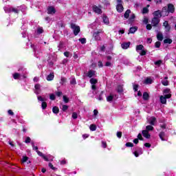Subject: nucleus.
Segmentation results:
<instances>
[{
    "label": "nucleus",
    "instance_id": "obj_1",
    "mask_svg": "<svg viewBox=\"0 0 176 176\" xmlns=\"http://www.w3.org/2000/svg\"><path fill=\"white\" fill-rule=\"evenodd\" d=\"M71 28L73 30L75 36H76V35L80 32V27L75 25V23L71 24Z\"/></svg>",
    "mask_w": 176,
    "mask_h": 176
},
{
    "label": "nucleus",
    "instance_id": "obj_2",
    "mask_svg": "<svg viewBox=\"0 0 176 176\" xmlns=\"http://www.w3.org/2000/svg\"><path fill=\"white\" fill-rule=\"evenodd\" d=\"M167 98H171V94L161 96L160 97V101L161 104H167Z\"/></svg>",
    "mask_w": 176,
    "mask_h": 176
},
{
    "label": "nucleus",
    "instance_id": "obj_3",
    "mask_svg": "<svg viewBox=\"0 0 176 176\" xmlns=\"http://www.w3.org/2000/svg\"><path fill=\"white\" fill-rule=\"evenodd\" d=\"M89 82L91 85V89L94 91L96 90V89H97V86H96V85L98 82V80L94 78H92L90 79Z\"/></svg>",
    "mask_w": 176,
    "mask_h": 176
},
{
    "label": "nucleus",
    "instance_id": "obj_4",
    "mask_svg": "<svg viewBox=\"0 0 176 176\" xmlns=\"http://www.w3.org/2000/svg\"><path fill=\"white\" fill-rule=\"evenodd\" d=\"M102 32V30H99L93 34V36L94 38H95L96 41H101V37L100 36V34H101Z\"/></svg>",
    "mask_w": 176,
    "mask_h": 176
},
{
    "label": "nucleus",
    "instance_id": "obj_5",
    "mask_svg": "<svg viewBox=\"0 0 176 176\" xmlns=\"http://www.w3.org/2000/svg\"><path fill=\"white\" fill-rule=\"evenodd\" d=\"M159 23H160V19L158 17H153L151 20V24L153 27H157Z\"/></svg>",
    "mask_w": 176,
    "mask_h": 176
},
{
    "label": "nucleus",
    "instance_id": "obj_6",
    "mask_svg": "<svg viewBox=\"0 0 176 176\" xmlns=\"http://www.w3.org/2000/svg\"><path fill=\"white\" fill-rule=\"evenodd\" d=\"M93 10L95 13H97V14H101V13H102L101 8L97 6H93Z\"/></svg>",
    "mask_w": 176,
    "mask_h": 176
},
{
    "label": "nucleus",
    "instance_id": "obj_7",
    "mask_svg": "<svg viewBox=\"0 0 176 176\" xmlns=\"http://www.w3.org/2000/svg\"><path fill=\"white\" fill-rule=\"evenodd\" d=\"M161 13L164 16H168V14H170V12L167 7H164L161 11Z\"/></svg>",
    "mask_w": 176,
    "mask_h": 176
},
{
    "label": "nucleus",
    "instance_id": "obj_8",
    "mask_svg": "<svg viewBox=\"0 0 176 176\" xmlns=\"http://www.w3.org/2000/svg\"><path fill=\"white\" fill-rule=\"evenodd\" d=\"M86 76L88 78H94L96 76V71L94 70H89Z\"/></svg>",
    "mask_w": 176,
    "mask_h": 176
},
{
    "label": "nucleus",
    "instance_id": "obj_9",
    "mask_svg": "<svg viewBox=\"0 0 176 176\" xmlns=\"http://www.w3.org/2000/svg\"><path fill=\"white\" fill-rule=\"evenodd\" d=\"M167 9L169 13H174V12H175V8L174 7V5H173L172 3L168 4Z\"/></svg>",
    "mask_w": 176,
    "mask_h": 176
},
{
    "label": "nucleus",
    "instance_id": "obj_10",
    "mask_svg": "<svg viewBox=\"0 0 176 176\" xmlns=\"http://www.w3.org/2000/svg\"><path fill=\"white\" fill-rule=\"evenodd\" d=\"M153 16H155L154 17H157L158 19H160V17H162V11L160 10H157V11H155L153 13Z\"/></svg>",
    "mask_w": 176,
    "mask_h": 176
},
{
    "label": "nucleus",
    "instance_id": "obj_11",
    "mask_svg": "<svg viewBox=\"0 0 176 176\" xmlns=\"http://www.w3.org/2000/svg\"><path fill=\"white\" fill-rule=\"evenodd\" d=\"M34 88H35L34 93L36 94H39L41 93V85L36 84L34 86Z\"/></svg>",
    "mask_w": 176,
    "mask_h": 176
},
{
    "label": "nucleus",
    "instance_id": "obj_12",
    "mask_svg": "<svg viewBox=\"0 0 176 176\" xmlns=\"http://www.w3.org/2000/svg\"><path fill=\"white\" fill-rule=\"evenodd\" d=\"M37 154L38 155V156H41V157H43L44 159V160H45V162H49V158H47V157H46V155H43V153L39 151H37Z\"/></svg>",
    "mask_w": 176,
    "mask_h": 176
},
{
    "label": "nucleus",
    "instance_id": "obj_13",
    "mask_svg": "<svg viewBox=\"0 0 176 176\" xmlns=\"http://www.w3.org/2000/svg\"><path fill=\"white\" fill-rule=\"evenodd\" d=\"M167 79H168V76L164 77V80H162L161 81L162 85H163V86H168L169 82L168 80H167Z\"/></svg>",
    "mask_w": 176,
    "mask_h": 176
},
{
    "label": "nucleus",
    "instance_id": "obj_14",
    "mask_svg": "<svg viewBox=\"0 0 176 176\" xmlns=\"http://www.w3.org/2000/svg\"><path fill=\"white\" fill-rule=\"evenodd\" d=\"M47 13L48 14H54L56 13V9H54L53 7H49L47 8Z\"/></svg>",
    "mask_w": 176,
    "mask_h": 176
},
{
    "label": "nucleus",
    "instance_id": "obj_15",
    "mask_svg": "<svg viewBox=\"0 0 176 176\" xmlns=\"http://www.w3.org/2000/svg\"><path fill=\"white\" fill-rule=\"evenodd\" d=\"M143 137L145 138H151V135L149 134V132L146 130L142 131Z\"/></svg>",
    "mask_w": 176,
    "mask_h": 176
},
{
    "label": "nucleus",
    "instance_id": "obj_16",
    "mask_svg": "<svg viewBox=\"0 0 176 176\" xmlns=\"http://www.w3.org/2000/svg\"><path fill=\"white\" fill-rule=\"evenodd\" d=\"M116 9H117V11L119 13H122V12H123V10H124L123 5H122V4H117Z\"/></svg>",
    "mask_w": 176,
    "mask_h": 176
},
{
    "label": "nucleus",
    "instance_id": "obj_17",
    "mask_svg": "<svg viewBox=\"0 0 176 176\" xmlns=\"http://www.w3.org/2000/svg\"><path fill=\"white\" fill-rule=\"evenodd\" d=\"M160 138L162 141H167V139L164 138L166 137V133L164 132H160L159 134Z\"/></svg>",
    "mask_w": 176,
    "mask_h": 176
},
{
    "label": "nucleus",
    "instance_id": "obj_18",
    "mask_svg": "<svg viewBox=\"0 0 176 176\" xmlns=\"http://www.w3.org/2000/svg\"><path fill=\"white\" fill-rule=\"evenodd\" d=\"M156 122V118L151 117L150 118V120H148V123L151 124L152 126H155V123Z\"/></svg>",
    "mask_w": 176,
    "mask_h": 176
},
{
    "label": "nucleus",
    "instance_id": "obj_19",
    "mask_svg": "<svg viewBox=\"0 0 176 176\" xmlns=\"http://www.w3.org/2000/svg\"><path fill=\"white\" fill-rule=\"evenodd\" d=\"M164 27H165L166 31H170V25H168V21H165L163 23Z\"/></svg>",
    "mask_w": 176,
    "mask_h": 176
},
{
    "label": "nucleus",
    "instance_id": "obj_20",
    "mask_svg": "<svg viewBox=\"0 0 176 176\" xmlns=\"http://www.w3.org/2000/svg\"><path fill=\"white\" fill-rule=\"evenodd\" d=\"M121 47L122 49H129V47H130V42L122 43Z\"/></svg>",
    "mask_w": 176,
    "mask_h": 176
},
{
    "label": "nucleus",
    "instance_id": "obj_21",
    "mask_svg": "<svg viewBox=\"0 0 176 176\" xmlns=\"http://www.w3.org/2000/svg\"><path fill=\"white\" fill-rule=\"evenodd\" d=\"M163 94H164V96H167L168 94H171V89H170L169 88H166L163 91Z\"/></svg>",
    "mask_w": 176,
    "mask_h": 176
},
{
    "label": "nucleus",
    "instance_id": "obj_22",
    "mask_svg": "<svg viewBox=\"0 0 176 176\" xmlns=\"http://www.w3.org/2000/svg\"><path fill=\"white\" fill-rule=\"evenodd\" d=\"M157 39L158 41H163V34L162 32H159L157 34Z\"/></svg>",
    "mask_w": 176,
    "mask_h": 176
},
{
    "label": "nucleus",
    "instance_id": "obj_23",
    "mask_svg": "<svg viewBox=\"0 0 176 176\" xmlns=\"http://www.w3.org/2000/svg\"><path fill=\"white\" fill-rule=\"evenodd\" d=\"M153 80L151 79V78H147L144 80L145 85H152Z\"/></svg>",
    "mask_w": 176,
    "mask_h": 176
},
{
    "label": "nucleus",
    "instance_id": "obj_24",
    "mask_svg": "<svg viewBox=\"0 0 176 176\" xmlns=\"http://www.w3.org/2000/svg\"><path fill=\"white\" fill-rule=\"evenodd\" d=\"M131 13V10H127L125 13L124 14V17L125 19H129V17L130 16V14Z\"/></svg>",
    "mask_w": 176,
    "mask_h": 176
},
{
    "label": "nucleus",
    "instance_id": "obj_25",
    "mask_svg": "<svg viewBox=\"0 0 176 176\" xmlns=\"http://www.w3.org/2000/svg\"><path fill=\"white\" fill-rule=\"evenodd\" d=\"M137 30H138V28L137 27H133L129 29V34H134Z\"/></svg>",
    "mask_w": 176,
    "mask_h": 176
},
{
    "label": "nucleus",
    "instance_id": "obj_26",
    "mask_svg": "<svg viewBox=\"0 0 176 176\" xmlns=\"http://www.w3.org/2000/svg\"><path fill=\"white\" fill-rule=\"evenodd\" d=\"M53 79H54V74H50L47 76V80L50 81V80H53Z\"/></svg>",
    "mask_w": 176,
    "mask_h": 176
},
{
    "label": "nucleus",
    "instance_id": "obj_27",
    "mask_svg": "<svg viewBox=\"0 0 176 176\" xmlns=\"http://www.w3.org/2000/svg\"><path fill=\"white\" fill-rule=\"evenodd\" d=\"M103 23H104V24H109V19L107 18V16H103Z\"/></svg>",
    "mask_w": 176,
    "mask_h": 176
},
{
    "label": "nucleus",
    "instance_id": "obj_28",
    "mask_svg": "<svg viewBox=\"0 0 176 176\" xmlns=\"http://www.w3.org/2000/svg\"><path fill=\"white\" fill-rule=\"evenodd\" d=\"M113 100V96H112V94H110L109 96L107 97V101L108 102H112Z\"/></svg>",
    "mask_w": 176,
    "mask_h": 176
},
{
    "label": "nucleus",
    "instance_id": "obj_29",
    "mask_svg": "<svg viewBox=\"0 0 176 176\" xmlns=\"http://www.w3.org/2000/svg\"><path fill=\"white\" fill-rule=\"evenodd\" d=\"M148 98H149V94L147 92H144L143 94V100H148Z\"/></svg>",
    "mask_w": 176,
    "mask_h": 176
},
{
    "label": "nucleus",
    "instance_id": "obj_30",
    "mask_svg": "<svg viewBox=\"0 0 176 176\" xmlns=\"http://www.w3.org/2000/svg\"><path fill=\"white\" fill-rule=\"evenodd\" d=\"M164 43H168L169 45H171V43H173V40H171V38H166L164 40Z\"/></svg>",
    "mask_w": 176,
    "mask_h": 176
},
{
    "label": "nucleus",
    "instance_id": "obj_31",
    "mask_svg": "<svg viewBox=\"0 0 176 176\" xmlns=\"http://www.w3.org/2000/svg\"><path fill=\"white\" fill-rule=\"evenodd\" d=\"M89 129L91 131H96V130H97V126L95 124H91Z\"/></svg>",
    "mask_w": 176,
    "mask_h": 176
},
{
    "label": "nucleus",
    "instance_id": "obj_32",
    "mask_svg": "<svg viewBox=\"0 0 176 176\" xmlns=\"http://www.w3.org/2000/svg\"><path fill=\"white\" fill-rule=\"evenodd\" d=\"M52 112L54 113H58V112H60V109L57 107H54L52 109Z\"/></svg>",
    "mask_w": 176,
    "mask_h": 176
},
{
    "label": "nucleus",
    "instance_id": "obj_33",
    "mask_svg": "<svg viewBox=\"0 0 176 176\" xmlns=\"http://www.w3.org/2000/svg\"><path fill=\"white\" fill-rule=\"evenodd\" d=\"M136 50L138 52L140 50H144V45H138L136 46Z\"/></svg>",
    "mask_w": 176,
    "mask_h": 176
},
{
    "label": "nucleus",
    "instance_id": "obj_34",
    "mask_svg": "<svg viewBox=\"0 0 176 176\" xmlns=\"http://www.w3.org/2000/svg\"><path fill=\"white\" fill-rule=\"evenodd\" d=\"M12 8L5 7L4 10H5L6 13H10V12H12Z\"/></svg>",
    "mask_w": 176,
    "mask_h": 176
},
{
    "label": "nucleus",
    "instance_id": "obj_35",
    "mask_svg": "<svg viewBox=\"0 0 176 176\" xmlns=\"http://www.w3.org/2000/svg\"><path fill=\"white\" fill-rule=\"evenodd\" d=\"M152 130H153V126H152L151 125H148L146 127V131H152Z\"/></svg>",
    "mask_w": 176,
    "mask_h": 176
},
{
    "label": "nucleus",
    "instance_id": "obj_36",
    "mask_svg": "<svg viewBox=\"0 0 176 176\" xmlns=\"http://www.w3.org/2000/svg\"><path fill=\"white\" fill-rule=\"evenodd\" d=\"M149 12V10L148 9V8H144L142 9V14H146V13Z\"/></svg>",
    "mask_w": 176,
    "mask_h": 176
},
{
    "label": "nucleus",
    "instance_id": "obj_37",
    "mask_svg": "<svg viewBox=\"0 0 176 176\" xmlns=\"http://www.w3.org/2000/svg\"><path fill=\"white\" fill-rule=\"evenodd\" d=\"M63 101L65 102V104L69 102V98L67 97V96H63Z\"/></svg>",
    "mask_w": 176,
    "mask_h": 176
},
{
    "label": "nucleus",
    "instance_id": "obj_38",
    "mask_svg": "<svg viewBox=\"0 0 176 176\" xmlns=\"http://www.w3.org/2000/svg\"><path fill=\"white\" fill-rule=\"evenodd\" d=\"M117 91L118 93H122L123 92V87H122V86L119 85L117 88Z\"/></svg>",
    "mask_w": 176,
    "mask_h": 176
},
{
    "label": "nucleus",
    "instance_id": "obj_39",
    "mask_svg": "<svg viewBox=\"0 0 176 176\" xmlns=\"http://www.w3.org/2000/svg\"><path fill=\"white\" fill-rule=\"evenodd\" d=\"M67 82V78L62 77L60 79V85H64V83H65Z\"/></svg>",
    "mask_w": 176,
    "mask_h": 176
},
{
    "label": "nucleus",
    "instance_id": "obj_40",
    "mask_svg": "<svg viewBox=\"0 0 176 176\" xmlns=\"http://www.w3.org/2000/svg\"><path fill=\"white\" fill-rule=\"evenodd\" d=\"M134 19H135V14H131V15L129 18V21H134Z\"/></svg>",
    "mask_w": 176,
    "mask_h": 176
},
{
    "label": "nucleus",
    "instance_id": "obj_41",
    "mask_svg": "<svg viewBox=\"0 0 176 176\" xmlns=\"http://www.w3.org/2000/svg\"><path fill=\"white\" fill-rule=\"evenodd\" d=\"M148 22H149V19L146 16H144L143 19V23L144 24H148Z\"/></svg>",
    "mask_w": 176,
    "mask_h": 176
},
{
    "label": "nucleus",
    "instance_id": "obj_42",
    "mask_svg": "<svg viewBox=\"0 0 176 176\" xmlns=\"http://www.w3.org/2000/svg\"><path fill=\"white\" fill-rule=\"evenodd\" d=\"M13 78H14V79H19V78H20V74H19V73L14 74Z\"/></svg>",
    "mask_w": 176,
    "mask_h": 176
},
{
    "label": "nucleus",
    "instance_id": "obj_43",
    "mask_svg": "<svg viewBox=\"0 0 176 176\" xmlns=\"http://www.w3.org/2000/svg\"><path fill=\"white\" fill-rule=\"evenodd\" d=\"M126 146L129 147V148H133V146H134V144L131 143V142H127L126 143Z\"/></svg>",
    "mask_w": 176,
    "mask_h": 176
},
{
    "label": "nucleus",
    "instance_id": "obj_44",
    "mask_svg": "<svg viewBox=\"0 0 176 176\" xmlns=\"http://www.w3.org/2000/svg\"><path fill=\"white\" fill-rule=\"evenodd\" d=\"M41 107L43 109H46V107H47V104L45 102H43L41 104Z\"/></svg>",
    "mask_w": 176,
    "mask_h": 176
},
{
    "label": "nucleus",
    "instance_id": "obj_45",
    "mask_svg": "<svg viewBox=\"0 0 176 176\" xmlns=\"http://www.w3.org/2000/svg\"><path fill=\"white\" fill-rule=\"evenodd\" d=\"M138 87H139L138 85L133 84V90H134V91H138Z\"/></svg>",
    "mask_w": 176,
    "mask_h": 176
},
{
    "label": "nucleus",
    "instance_id": "obj_46",
    "mask_svg": "<svg viewBox=\"0 0 176 176\" xmlns=\"http://www.w3.org/2000/svg\"><path fill=\"white\" fill-rule=\"evenodd\" d=\"M27 160H28V157L27 156H23V158H22V163H25V162H27Z\"/></svg>",
    "mask_w": 176,
    "mask_h": 176
},
{
    "label": "nucleus",
    "instance_id": "obj_47",
    "mask_svg": "<svg viewBox=\"0 0 176 176\" xmlns=\"http://www.w3.org/2000/svg\"><path fill=\"white\" fill-rule=\"evenodd\" d=\"M140 56H145L146 54V51L144 49L140 52Z\"/></svg>",
    "mask_w": 176,
    "mask_h": 176
},
{
    "label": "nucleus",
    "instance_id": "obj_48",
    "mask_svg": "<svg viewBox=\"0 0 176 176\" xmlns=\"http://www.w3.org/2000/svg\"><path fill=\"white\" fill-rule=\"evenodd\" d=\"M25 144H30L31 142V138L30 137H27L25 140Z\"/></svg>",
    "mask_w": 176,
    "mask_h": 176
},
{
    "label": "nucleus",
    "instance_id": "obj_49",
    "mask_svg": "<svg viewBox=\"0 0 176 176\" xmlns=\"http://www.w3.org/2000/svg\"><path fill=\"white\" fill-rule=\"evenodd\" d=\"M102 94H104V91H102L100 93V94L99 95L98 100H99V101H102Z\"/></svg>",
    "mask_w": 176,
    "mask_h": 176
},
{
    "label": "nucleus",
    "instance_id": "obj_50",
    "mask_svg": "<svg viewBox=\"0 0 176 176\" xmlns=\"http://www.w3.org/2000/svg\"><path fill=\"white\" fill-rule=\"evenodd\" d=\"M78 41L81 42L82 45H84V43H86V39L85 38H80L78 39Z\"/></svg>",
    "mask_w": 176,
    "mask_h": 176
},
{
    "label": "nucleus",
    "instance_id": "obj_51",
    "mask_svg": "<svg viewBox=\"0 0 176 176\" xmlns=\"http://www.w3.org/2000/svg\"><path fill=\"white\" fill-rule=\"evenodd\" d=\"M67 109H68V106L64 104L62 107V111H63V112H65V111H67Z\"/></svg>",
    "mask_w": 176,
    "mask_h": 176
},
{
    "label": "nucleus",
    "instance_id": "obj_52",
    "mask_svg": "<svg viewBox=\"0 0 176 176\" xmlns=\"http://www.w3.org/2000/svg\"><path fill=\"white\" fill-rule=\"evenodd\" d=\"M72 118H73L74 119H78V113H76V112H74L72 113Z\"/></svg>",
    "mask_w": 176,
    "mask_h": 176
},
{
    "label": "nucleus",
    "instance_id": "obj_53",
    "mask_svg": "<svg viewBox=\"0 0 176 176\" xmlns=\"http://www.w3.org/2000/svg\"><path fill=\"white\" fill-rule=\"evenodd\" d=\"M43 32V28H38V29H37V33H38V34H42Z\"/></svg>",
    "mask_w": 176,
    "mask_h": 176
},
{
    "label": "nucleus",
    "instance_id": "obj_54",
    "mask_svg": "<svg viewBox=\"0 0 176 176\" xmlns=\"http://www.w3.org/2000/svg\"><path fill=\"white\" fill-rule=\"evenodd\" d=\"M71 85H76V80L75 78H72L70 81Z\"/></svg>",
    "mask_w": 176,
    "mask_h": 176
},
{
    "label": "nucleus",
    "instance_id": "obj_55",
    "mask_svg": "<svg viewBox=\"0 0 176 176\" xmlns=\"http://www.w3.org/2000/svg\"><path fill=\"white\" fill-rule=\"evenodd\" d=\"M162 45V43H160V41H157L156 43H155V47H157V48H159V47H160V45Z\"/></svg>",
    "mask_w": 176,
    "mask_h": 176
},
{
    "label": "nucleus",
    "instance_id": "obj_56",
    "mask_svg": "<svg viewBox=\"0 0 176 176\" xmlns=\"http://www.w3.org/2000/svg\"><path fill=\"white\" fill-rule=\"evenodd\" d=\"M64 56H65V57H69V56H71V53H69V52H65Z\"/></svg>",
    "mask_w": 176,
    "mask_h": 176
},
{
    "label": "nucleus",
    "instance_id": "obj_57",
    "mask_svg": "<svg viewBox=\"0 0 176 176\" xmlns=\"http://www.w3.org/2000/svg\"><path fill=\"white\" fill-rule=\"evenodd\" d=\"M32 148L34 151H38V146H36L35 144H34V142H32Z\"/></svg>",
    "mask_w": 176,
    "mask_h": 176
},
{
    "label": "nucleus",
    "instance_id": "obj_58",
    "mask_svg": "<svg viewBox=\"0 0 176 176\" xmlns=\"http://www.w3.org/2000/svg\"><path fill=\"white\" fill-rule=\"evenodd\" d=\"M50 100H56V96H54V94H52L50 96Z\"/></svg>",
    "mask_w": 176,
    "mask_h": 176
},
{
    "label": "nucleus",
    "instance_id": "obj_59",
    "mask_svg": "<svg viewBox=\"0 0 176 176\" xmlns=\"http://www.w3.org/2000/svg\"><path fill=\"white\" fill-rule=\"evenodd\" d=\"M138 140H140L141 141H142L144 140V138H142V135H141V133H139L138 135Z\"/></svg>",
    "mask_w": 176,
    "mask_h": 176
},
{
    "label": "nucleus",
    "instance_id": "obj_60",
    "mask_svg": "<svg viewBox=\"0 0 176 176\" xmlns=\"http://www.w3.org/2000/svg\"><path fill=\"white\" fill-rule=\"evenodd\" d=\"M117 137L118 138H122V132L120 131L117 132Z\"/></svg>",
    "mask_w": 176,
    "mask_h": 176
},
{
    "label": "nucleus",
    "instance_id": "obj_61",
    "mask_svg": "<svg viewBox=\"0 0 176 176\" xmlns=\"http://www.w3.org/2000/svg\"><path fill=\"white\" fill-rule=\"evenodd\" d=\"M146 29L148 30H152V25H151V24H147V25H146Z\"/></svg>",
    "mask_w": 176,
    "mask_h": 176
},
{
    "label": "nucleus",
    "instance_id": "obj_62",
    "mask_svg": "<svg viewBox=\"0 0 176 176\" xmlns=\"http://www.w3.org/2000/svg\"><path fill=\"white\" fill-rule=\"evenodd\" d=\"M11 12H14V13H19V10L12 8Z\"/></svg>",
    "mask_w": 176,
    "mask_h": 176
},
{
    "label": "nucleus",
    "instance_id": "obj_63",
    "mask_svg": "<svg viewBox=\"0 0 176 176\" xmlns=\"http://www.w3.org/2000/svg\"><path fill=\"white\" fill-rule=\"evenodd\" d=\"M162 60H157L155 63V65H160L162 64Z\"/></svg>",
    "mask_w": 176,
    "mask_h": 176
},
{
    "label": "nucleus",
    "instance_id": "obj_64",
    "mask_svg": "<svg viewBox=\"0 0 176 176\" xmlns=\"http://www.w3.org/2000/svg\"><path fill=\"white\" fill-rule=\"evenodd\" d=\"M102 148H107V142H102Z\"/></svg>",
    "mask_w": 176,
    "mask_h": 176
}]
</instances>
